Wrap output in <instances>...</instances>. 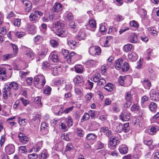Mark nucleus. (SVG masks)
<instances>
[{"label": "nucleus", "mask_w": 159, "mask_h": 159, "mask_svg": "<svg viewBox=\"0 0 159 159\" xmlns=\"http://www.w3.org/2000/svg\"><path fill=\"white\" fill-rule=\"evenodd\" d=\"M54 84L58 86H59V87L57 89L58 90H59V89H62L61 88L62 87L64 88L65 85V84L64 83V81L60 79L57 81H55L54 82Z\"/></svg>", "instance_id": "nucleus-28"}, {"label": "nucleus", "mask_w": 159, "mask_h": 159, "mask_svg": "<svg viewBox=\"0 0 159 159\" xmlns=\"http://www.w3.org/2000/svg\"><path fill=\"white\" fill-rule=\"evenodd\" d=\"M6 69L3 67L0 66V80L4 81L6 79Z\"/></svg>", "instance_id": "nucleus-21"}, {"label": "nucleus", "mask_w": 159, "mask_h": 159, "mask_svg": "<svg viewBox=\"0 0 159 159\" xmlns=\"http://www.w3.org/2000/svg\"><path fill=\"white\" fill-rule=\"evenodd\" d=\"M129 24L131 27H133L135 29H137L139 26L138 23L134 20L131 21Z\"/></svg>", "instance_id": "nucleus-55"}, {"label": "nucleus", "mask_w": 159, "mask_h": 159, "mask_svg": "<svg viewBox=\"0 0 159 159\" xmlns=\"http://www.w3.org/2000/svg\"><path fill=\"white\" fill-rule=\"evenodd\" d=\"M88 26L93 31H94L96 28V23L95 20L93 18L89 19Z\"/></svg>", "instance_id": "nucleus-14"}, {"label": "nucleus", "mask_w": 159, "mask_h": 159, "mask_svg": "<svg viewBox=\"0 0 159 159\" xmlns=\"http://www.w3.org/2000/svg\"><path fill=\"white\" fill-rule=\"evenodd\" d=\"M25 56L29 60H32L34 58V54L30 50H29L26 52Z\"/></svg>", "instance_id": "nucleus-37"}, {"label": "nucleus", "mask_w": 159, "mask_h": 159, "mask_svg": "<svg viewBox=\"0 0 159 159\" xmlns=\"http://www.w3.org/2000/svg\"><path fill=\"white\" fill-rule=\"evenodd\" d=\"M130 114L126 110L124 111L120 116V119L123 121H128L130 118Z\"/></svg>", "instance_id": "nucleus-10"}, {"label": "nucleus", "mask_w": 159, "mask_h": 159, "mask_svg": "<svg viewBox=\"0 0 159 159\" xmlns=\"http://www.w3.org/2000/svg\"><path fill=\"white\" fill-rule=\"evenodd\" d=\"M5 151L7 154L11 155L13 154L15 151L14 145L12 144H8L5 148Z\"/></svg>", "instance_id": "nucleus-11"}, {"label": "nucleus", "mask_w": 159, "mask_h": 159, "mask_svg": "<svg viewBox=\"0 0 159 159\" xmlns=\"http://www.w3.org/2000/svg\"><path fill=\"white\" fill-rule=\"evenodd\" d=\"M37 49L40 51L39 54L41 56H45L48 52V48L45 44L39 45V48Z\"/></svg>", "instance_id": "nucleus-9"}, {"label": "nucleus", "mask_w": 159, "mask_h": 159, "mask_svg": "<svg viewBox=\"0 0 159 159\" xmlns=\"http://www.w3.org/2000/svg\"><path fill=\"white\" fill-rule=\"evenodd\" d=\"M67 44L71 48H74L77 44V43L72 40H69L68 39Z\"/></svg>", "instance_id": "nucleus-48"}, {"label": "nucleus", "mask_w": 159, "mask_h": 159, "mask_svg": "<svg viewBox=\"0 0 159 159\" xmlns=\"http://www.w3.org/2000/svg\"><path fill=\"white\" fill-rule=\"evenodd\" d=\"M89 52L91 55L96 56L101 54V49L98 46H92L89 48Z\"/></svg>", "instance_id": "nucleus-6"}, {"label": "nucleus", "mask_w": 159, "mask_h": 159, "mask_svg": "<svg viewBox=\"0 0 159 159\" xmlns=\"http://www.w3.org/2000/svg\"><path fill=\"white\" fill-rule=\"evenodd\" d=\"M48 125L46 123H42L41 125V129L42 132H44V134H47L48 132Z\"/></svg>", "instance_id": "nucleus-36"}, {"label": "nucleus", "mask_w": 159, "mask_h": 159, "mask_svg": "<svg viewBox=\"0 0 159 159\" xmlns=\"http://www.w3.org/2000/svg\"><path fill=\"white\" fill-rule=\"evenodd\" d=\"M64 17L66 20H69L73 19V16L72 13L67 12L64 14Z\"/></svg>", "instance_id": "nucleus-43"}, {"label": "nucleus", "mask_w": 159, "mask_h": 159, "mask_svg": "<svg viewBox=\"0 0 159 159\" xmlns=\"http://www.w3.org/2000/svg\"><path fill=\"white\" fill-rule=\"evenodd\" d=\"M97 63L98 62L96 60L93 59L88 60L85 62L87 67L89 68L96 67Z\"/></svg>", "instance_id": "nucleus-12"}, {"label": "nucleus", "mask_w": 159, "mask_h": 159, "mask_svg": "<svg viewBox=\"0 0 159 159\" xmlns=\"http://www.w3.org/2000/svg\"><path fill=\"white\" fill-rule=\"evenodd\" d=\"M133 48V45L130 44L125 45L124 47V50L126 52L130 51L132 50Z\"/></svg>", "instance_id": "nucleus-47"}, {"label": "nucleus", "mask_w": 159, "mask_h": 159, "mask_svg": "<svg viewBox=\"0 0 159 159\" xmlns=\"http://www.w3.org/2000/svg\"><path fill=\"white\" fill-rule=\"evenodd\" d=\"M48 59L49 61H53L54 62H57L58 61V54L57 52L56 51L52 52Z\"/></svg>", "instance_id": "nucleus-15"}, {"label": "nucleus", "mask_w": 159, "mask_h": 159, "mask_svg": "<svg viewBox=\"0 0 159 159\" xmlns=\"http://www.w3.org/2000/svg\"><path fill=\"white\" fill-rule=\"evenodd\" d=\"M91 80L94 82H97L101 77L99 73L97 71H93L91 73Z\"/></svg>", "instance_id": "nucleus-13"}, {"label": "nucleus", "mask_w": 159, "mask_h": 159, "mask_svg": "<svg viewBox=\"0 0 159 159\" xmlns=\"http://www.w3.org/2000/svg\"><path fill=\"white\" fill-rule=\"evenodd\" d=\"M151 99L153 101H159V91L156 89H152L150 92Z\"/></svg>", "instance_id": "nucleus-7"}, {"label": "nucleus", "mask_w": 159, "mask_h": 159, "mask_svg": "<svg viewBox=\"0 0 159 159\" xmlns=\"http://www.w3.org/2000/svg\"><path fill=\"white\" fill-rule=\"evenodd\" d=\"M75 92L76 94L79 97H81L83 95L82 89L79 87H76L75 89Z\"/></svg>", "instance_id": "nucleus-39"}, {"label": "nucleus", "mask_w": 159, "mask_h": 159, "mask_svg": "<svg viewBox=\"0 0 159 159\" xmlns=\"http://www.w3.org/2000/svg\"><path fill=\"white\" fill-rule=\"evenodd\" d=\"M17 120L19 125L21 126L25 125L27 123L26 119L25 118H21L20 117H18Z\"/></svg>", "instance_id": "nucleus-38"}, {"label": "nucleus", "mask_w": 159, "mask_h": 159, "mask_svg": "<svg viewBox=\"0 0 159 159\" xmlns=\"http://www.w3.org/2000/svg\"><path fill=\"white\" fill-rule=\"evenodd\" d=\"M61 53L63 54L65 58H67L68 55L69 51L68 50L62 48L61 52Z\"/></svg>", "instance_id": "nucleus-61"}, {"label": "nucleus", "mask_w": 159, "mask_h": 159, "mask_svg": "<svg viewBox=\"0 0 159 159\" xmlns=\"http://www.w3.org/2000/svg\"><path fill=\"white\" fill-rule=\"evenodd\" d=\"M132 123L134 125H136L138 127H139L141 125V123L140 122V120L139 119L135 117H134L132 118Z\"/></svg>", "instance_id": "nucleus-49"}, {"label": "nucleus", "mask_w": 159, "mask_h": 159, "mask_svg": "<svg viewBox=\"0 0 159 159\" xmlns=\"http://www.w3.org/2000/svg\"><path fill=\"white\" fill-rule=\"evenodd\" d=\"M19 88L18 84L15 82L10 83L9 85H6L3 89V97L4 99L6 100L8 98V94L10 96L12 93L16 90L18 89Z\"/></svg>", "instance_id": "nucleus-2"}, {"label": "nucleus", "mask_w": 159, "mask_h": 159, "mask_svg": "<svg viewBox=\"0 0 159 159\" xmlns=\"http://www.w3.org/2000/svg\"><path fill=\"white\" fill-rule=\"evenodd\" d=\"M72 135V133H67L64 135V138L66 141L70 140L71 139Z\"/></svg>", "instance_id": "nucleus-64"}, {"label": "nucleus", "mask_w": 159, "mask_h": 159, "mask_svg": "<svg viewBox=\"0 0 159 159\" xmlns=\"http://www.w3.org/2000/svg\"><path fill=\"white\" fill-rule=\"evenodd\" d=\"M76 133L77 136L80 137H83L84 134V131L80 128H77L76 129Z\"/></svg>", "instance_id": "nucleus-42"}, {"label": "nucleus", "mask_w": 159, "mask_h": 159, "mask_svg": "<svg viewBox=\"0 0 159 159\" xmlns=\"http://www.w3.org/2000/svg\"><path fill=\"white\" fill-rule=\"evenodd\" d=\"M18 136L20 142L24 143H27L28 141V139L25 134L20 133H19Z\"/></svg>", "instance_id": "nucleus-20"}, {"label": "nucleus", "mask_w": 159, "mask_h": 159, "mask_svg": "<svg viewBox=\"0 0 159 159\" xmlns=\"http://www.w3.org/2000/svg\"><path fill=\"white\" fill-rule=\"evenodd\" d=\"M89 117L90 116L89 114L88 113H85L83 116L82 118L81 119V122H83L84 121L88 120L89 118Z\"/></svg>", "instance_id": "nucleus-59"}, {"label": "nucleus", "mask_w": 159, "mask_h": 159, "mask_svg": "<svg viewBox=\"0 0 159 159\" xmlns=\"http://www.w3.org/2000/svg\"><path fill=\"white\" fill-rule=\"evenodd\" d=\"M150 120L151 123H156L159 124V112L153 116Z\"/></svg>", "instance_id": "nucleus-40"}, {"label": "nucleus", "mask_w": 159, "mask_h": 159, "mask_svg": "<svg viewBox=\"0 0 159 159\" xmlns=\"http://www.w3.org/2000/svg\"><path fill=\"white\" fill-rule=\"evenodd\" d=\"M123 59L121 58L116 60L115 61V66L117 70H120L121 68V66L123 64Z\"/></svg>", "instance_id": "nucleus-31"}, {"label": "nucleus", "mask_w": 159, "mask_h": 159, "mask_svg": "<svg viewBox=\"0 0 159 159\" xmlns=\"http://www.w3.org/2000/svg\"><path fill=\"white\" fill-rule=\"evenodd\" d=\"M75 71L79 73H81L83 72V67L81 65H77L75 66Z\"/></svg>", "instance_id": "nucleus-44"}, {"label": "nucleus", "mask_w": 159, "mask_h": 159, "mask_svg": "<svg viewBox=\"0 0 159 159\" xmlns=\"http://www.w3.org/2000/svg\"><path fill=\"white\" fill-rule=\"evenodd\" d=\"M20 98V101L24 106H26L29 104V101L28 100L26 99L23 98L21 97Z\"/></svg>", "instance_id": "nucleus-60"}, {"label": "nucleus", "mask_w": 159, "mask_h": 159, "mask_svg": "<svg viewBox=\"0 0 159 159\" xmlns=\"http://www.w3.org/2000/svg\"><path fill=\"white\" fill-rule=\"evenodd\" d=\"M104 89L108 92H111L113 90L114 86L112 84L109 83L105 86Z\"/></svg>", "instance_id": "nucleus-45"}, {"label": "nucleus", "mask_w": 159, "mask_h": 159, "mask_svg": "<svg viewBox=\"0 0 159 159\" xmlns=\"http://www.w3.org/2000/svg\"><path fill=\"white\" fill-rule=\"evenodd\" d=\"M150 110L152 111H155L157 108V105L154 102H151L149 106Z\"/></svg>", "instance_id": "nucleus-52"}, {"label": "nucleus", "mask_w": 159, "mask_h": 159, "mask_svg": "<svg viewBox=\"0 0 159 159\" xmlns=\"http://www.w3.org/2000/svg\"><path fill=\"white\" fill-rule=\"evenodd\" d=\"M109 147H111V148H115L117 144L119 143V140L118 137L114 136H111L110 139Z\"/></svg>", "instance_id": "nucleus-8"}, {"label": "nucleus", "mask_w": 159, "mask_h": 159, "mask_svg": "<svg viewBox=\"0 0 159 159\" xmlns=\"http://www.w3.org/2000/svg\"><path fill=\"white\" fill-rule=\"evenodd\" d=\"M132 94L130 92H127L125 93V99L126 100L132 101L133 99Z\"/></svg>", "instance_id": "nucleus-54"}, {"label": "nucleus", "mask_w": 159, "mask_h": 159, "mask_svg": "<svg viewBox=\"0 0 159 159\" xmlns=\"http://www.w3.org/2000/svg\"><path fill=\"white\" fill-rule=\"evenodd\" d=\"M62 5L60 3H55L53 7V11L54 12L60 13L62 10Z\"/></svg>", "instance_id": "nucleus-17"}, {"label": "nucleus", "mask_w": 159, "mask_h": 159, "mask_svg": "<svg viewBox=\"0 0 159 159\" xmlns=\"http://www.w3.org/2000/svg\"><path fill=\"white\" fill-rule=\"evenodd\" d=\"M15 56L14 54H8L3 55V58L4 60H8L9 59Z\"/></svg>", "instance_id": "nucleus-63"}, {"label": "nucleus", "mask_w": 159, "mask_h": 159, "mask_svg": "<svg viewBox=\"0 0 159 159\" xmlns=\"http://www.w3.org/2000/svg\"><path fill=\"white\" fill-rule=\"evenodd\" d=\"M121 68V71L122 72L127 71L129 69V66L128 65V63L127 62H125L124 63Z\"/></svg>", "instance_id": "nucleus-51"}, {"label": "nucleus", "mask_w": 159, "mask_h": 159, "mask_svg": "<svg viewBox=\"0 0 159 159\" xmlns=\"http://www.w3.org/2000/svg\"><path fill=\"white\" fill-rule=\"evenodd\" d=\"M11 45L12 46L13 48L14 53L13 54L16 56L18 52V47L16 45L12 43L11 44Z\"/></svg>", "instance_id": "nucleus-50"}, {"label": "nucleus", "mask_w": 159, "mask_h": 159, "mask_svg": "<svg viewBox=\"0 0 159 159\" xmlns=\"http://www.w3.org/2000/svg\"><path fill=\"white\" fill-rule=\"evenodd\" d=\"M76 54L74 52H72L70 54H69L68 57L66 58L67 61L68 63H70L72 59H73L75 57Z\"/></svg>", "instance_id": "nucleus-46"}, {"label": "nucleus", "mask_w": 159, "mask_h": 159, "mask_svg": "<svg viewBox=\"0 0 159 159\" xmlns=\"http://www.w3.org/2000/svg\"><path fill=\"white\" fill-rule=\"evenodd\" d=\"M48 157V154L46 149L43 150L39 156V159H46Z\"/></svg>", "instance_id": "nucleus-30"}, {"label": "nucleus", "mask_w": 159, "mask_h": 159, "mask_svg": "<svg viewBox=\"0 0 159 159\" xmlns=\"http://www.w3.org/2000/svg\"><path fill=\"white\" fill-rule=\"evenodd\" d=\"M45 78L43 75H37L34 77V84L38 88L40 89L42 88L45 85Z\"/></svg>", "instance_id": "nucleus-3"}, {"label": "nucleus", "mask_w": 159, "mask_h": 159, "mask_svg": "<svg viewBox=\"0 0 159 159\" xmlns=\"http://www.w3.org/2000/svg\"><path fill=\"white\" fill-rule=\"evenodd\" d=\"M123 132L127 133L128 132L129 130V123H127L123 124Z\"/></svg>", "instance_id": "nucleus-53"}, {"label": "nucleus", "mask_w": 159, "mask_h": 159, "mask_svg": "<svg viewBox=\"0 0 159 159\" xmlns=\"http://www.w3.org/2000/svg\"><path fill=\"white\" fill-rule=\"evenodd\" d=\"M52 16L50 14L49 17H45L43 18V21L45 22H48L50 20H55L56 19H59L60 17V16L59 15L57 16H55L54 14L53 15L51 14Z\"/></svg>", "instance_id": "nucleus-18"}, {"label": "nucleus", "mask_w": 159, "mask_h": 159, "mask_svg": "<svg viewBox=\"0 0 159 159\" xmlns=\"http://www.w3.org/2000/svg\"><path fill=\"white\" fill-rule=\"evenodd\" d=\"M158 130H159V127L157 126H152L150 129V131L153 134H155Z\"/></svg>", "instance_id": "nucleus-57"}, {"label": "nucleus", "mask_w": 159, "mask_h": 159, "mask_svg": "<svg viewBox=\"0 0 159 159\" xmlns=\"http://www.w3.org/2000/svg\"><path fill=\"white\" fill-rule=\"evenodd\" d=\"M43 39L41 36L38 35L34 37L33 39L34 42L36 44L38 45L41 43L43 41Z\"/></svg>", "instance_id": "nucleus-32"}, {"label": "nucleus", "mask_w": 159, "mask_h": 159, "mask_svg": "<svg viewBox=\"0 0 159 159\" xmlns=\"http://www.w3.org/2000/svg\"><path fill=\"white\" fill-rule=\"evenodd\" d=\"M26 7L25 8V11L27 12H29L32 8V3L30 1L27 0L23 3Z\"/></svg>", "instance_id": "nucleus-34"}, {"label": "nucleus", "mask_w": 159, "mask_h": 159, "mask_svg": "<svg viewBox=\"0 0 159 159\" xmlns=\"http://www.w3.org/2000/svg\"><path fill=\"white\" fill-rule=\"evenodd\" d=\"M97 137V136L94 134L89 133L87 134L86 138L88 141L93 143L96 140Z\"/></svg>", "instance_id": "nucleus-23"}, {"label": "nucleus", "mask_w": 159, "mask_h": 159, "mask_svg": "<svg viewBox=\"0 0 159 159\" xmlns=\"http://www.w3.org/2000/svg\"><path fill=\"white\" fill-rule=\"evenodd\" d=\"M30 20L33 23H35L38 20L37 14L35 12L31 13L29 16Z\"/></svg>", "instance_id": "nucleus-27"}, {"label": "nucleus", "mask_w": 159, "mask_h": 159, "mask_svg": "<svg viewBox=\"0 0 159 159\" xmlns=\"http://www.w3.org/2000/svg\"><path fill=\"white\" fill-rule=\"evenodd\" d=\"M85 37V34L84 31L80 30L78 34L76 36V38L79 40L84 39Z\"/></svg>", "instance_id": "nucleus-29"}, {"label": "nucleus", "mask_w": 159, "mask_h": 159, "mask_svg": "<svg viewBox=\"0 0 159 159\" xmlns=\"http://www.w3.org/2000/svg\"><path fill=\"white\" fill-rule=\"evenodd\" d=\"M108 68V66L107 64L103 65L101 67V71L102 74L105 75L107 69Z\"/></svg>", "instance_id": "nucleus-58"}, {"label": "nucleus", "mask_w": 159, "mask_h": 159, "mask_svg": "<svg viewBox=\"0 0 159 159\" xmlns=\"http://www.w3.org/2000/svg\"><path fill=\"white\" fill-rule=\"evenodd\" d=\"M74 108V107L73 106H72L69 108H66L64 111H63L62 109V107L59 106L54 107L53 108V110L56 109V110H57V111H58L57 112H56L55 110L54 111V112L55 113V114L56 115L58 116L61 115L63 113V112H64L65 114H67L72 111Z\"/></svg>", "instance_id": "nucleus-5"}, {"label": "nucleus", "mask_w": 159, "mask_h": 159, "mask_svg": "<svg viewBox=\"0 0 159 159\" xmlns=\"http://www.w3.org/2000/svg\"><path fill=\"white\" fill-rule=\"evenodd\" d=\"M128 58L130 61H135L137 59L138 56L135 52H132L129 54Z\"/></svg>", "instance_id": "nucleus-33"}, {"label": "nucleus", "mask_w": 159, "mask_h": 159, "mask_svg": "<svg viewBox=\"0 0 159 159\" xmlns=\"http://www.w3.org/2000/svg\"><path fill=\"white\" fill-rule=\"evenodd\" d=\"M148 98L146 96H143L141 99V105L142 107L146 108L148 106Z\"/></svg>", "instance_id": "nucleus-24"}, {"label": "nucleus", "mask_w": 159, "mask_h": 159, "mask_svg": "<svg viewBox=\"0 0 159 159\" xmlns=\"http://www.w3.org/2000/svg\"><path fill=\"white\" fill-rule=\"evenodd\" d=\"M141 148L138 146H136L134 149V156L135 158H138L141 154V150H142Z\"/></svg>", "instance_id": "nucleus-16"}, {"label": "nucleus", "mask_w": 159, "mask_h": 159, "mask_svg": "<svg viewBox=\"0 0 159 159\" xmlns=\"http://www.w3.org/2000/svg\"><path fill=\"white\" fill-rule=\"evenodd\" d=\"M73 120L70 116H68L66 120H62L60 122V126L64 131H66L68 127H70L73 125Z\"/></svg>", "instance_id": "nucleus-4"}, {"label": "nucleus", "mask_w": 159, "mask_h": 159, "mask_svg": "<svg viewBox=\"0 0 159 159\" xmlns=\"http://www.w3.org/2000/svg\"><path fill=\"white\" fill-rule=\"evenodd\" d=\"M128 40L131 43H136L138 41L137 34L135 33H131L129 37Z\"/></svg>", "instance_id": "nucleus-19"}, {"label": "nucleus", "mask_w": 159, "mask_h": 159, "mask_svg": "<svg viewBox=\"0 0 159 159\" xmlns=\"http://www.w3.org/2000/svg\"><path fill=\"white\" fill-rule=\"evenodd\" d=\"M51 46L53 48H56L58 45V42L55 39H52L50 41Z\"/></svg>", "instance_id": "nucleus-56"}, {"label": "nucleus", "mask_w": 159, "mask_h": 159, "mask_svg": "<svg viewBox=\"0 0 159 159\" xmlns=\"http://www.w3.org/2000/svg\"><path fill=\"white\" fill-rule=\"evenodd\" d=\"M52 26L56 30V34L61 37H65L67 35V31L65 28V24L63 21L60 20L54 22Z\"/></svg>", "instance_id": "nucleus-1"}, {"label": "nucleus", "mask_w": 159, "mask_h": 159, "mask_svg": "<svg viewBox=\"0 0 159 159\" xmlns=\"http://www.w3.org/2000/svg\"><path fill=\"white\" fill-rule=\"evenodd\" d=\"M26 28L30 34H34L36 32L35 27L33 25L27 24Z\"/></svg>", "instance_id": "nucleus-25"}, {"label": "nucleus", "mask_w": 159, "mask_h": 159, "mask_svg": "<svg viewBox=\"0 0 159 159\" xmlns=\"http://www.w3.org/2000/svg\"><path fill=\"white\" fill-rule=\"evenodd\" d=\"M61 68L60 67L55 66L53 68L52 74L54 76L58 75L60 73Z\"/></svg>", "instance_id": "nucleus-41"}, {"label": "nucleus", "mask_w": 159, "mask_h": 159, "mask_svg": "<svg viewBox=\"0 0 159 159\" xmlns=\"http://www.w3.org/2000/svg\"><path fill=\"white\" fill-rule=\"evenodd\" d=\"M120 152L122 154H125L127 153L128 148V147L124 144L120 145L119 148Z\"/></svg>", "instance_id": "nucleus-22"}, {"label": "nucleus", "mask_w": 159, "mask_h": 159, "mask_svg": "<svg viewBox=\"0 0 159 159\" xmlns=\"http://www.w3.org/2000/svg\"><path fill=\"white\" fill-rule=\"evenodd\" d=\"M100 131L101 132L104 133L108 137L111 136L112 134V132L109 130L107 127H103L100 129Z\"/></svg>", "instance_id": "nucleus-26"}, {"label": "nucleus", "mask_w": 159, "mask_h": 159, "mask_svg": "<svg viewBox=\"0 0 159 159\" xmlns=\"http://www.w3.org/2000/svg\"><path fill=\"white\" fill-rule=\"evenodd\" d=\"M42 141H39L32 148V150L34 149V151L35 152H38L42 147Z\"/></svg>", "instance_id": "nucleus-35"}, {"label": "nucleus", "mask_w": 159, "mask_h": 159, "mask_svg": "<svg viewBox=\"0 0 159 159\" xmlns=\"http://www.w3.org/2000/svg\"><path fill=\"white\" fill-rule=\"evenodd\" d=\"M143 84L144 86H147L149 88L151 86V83L150 80L147 79L144 80L143 81Z\"/></svg>", "instance_id": "nucleus-62"}]
</instances>
